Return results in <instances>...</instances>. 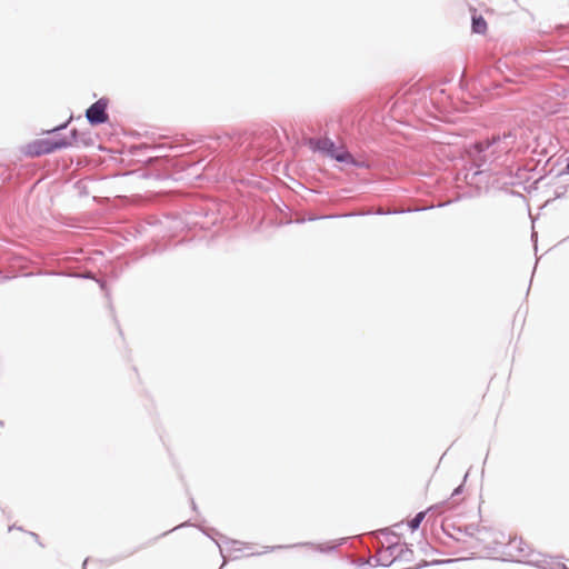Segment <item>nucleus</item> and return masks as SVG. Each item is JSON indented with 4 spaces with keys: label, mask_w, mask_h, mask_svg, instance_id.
<instances>
[{
    "label": "nucleus",
    "mask_w": 569,
    "mask_h": 569,
    "mask_svg": "<svg viewBox=\"0 0 569 569\" xmlns=\"http://www.w3.org/2000/svg\"><path fill=\"white\" fill-rule=\"evenodd\" d=\"M218 547L220 548V552L223 553L224 551H228V552H232V551H240L241 548H239L238 546H240L241 543L237 540H230V539H226L222 541V545L221 546L220 543H217ZM223 558L226 559V556L222 555Z\"/></svg>",
    "instance_id": "6"
},
{
    "label": "nucleus",
    "mask_w": 569,
    "mask_h": 569,
    "mask_svg": "<svg viewBox=\"0 0 569 569\" xmlns=\"http://www.w3.org/2000/svg\"><path fill=\"white\" fill-rule=\"evenodd\" d=\"M70 144L71 142L66 139H41L29 143L26 153L31 157H38L66 148Z\"/></svg>",
    "instance_id": "1"
},
{
    "label": "nucleus",
    "mask_w": 569,
    "mask_h": 569,
    "mask_svg": "<svg viewBox=\"0 0 569 569\" xmlns=\"http://www.w3.org/2000/svg\"><path fill=\"white\" fill-rule=\"evenodd\" d=\"M500 142H501V138L498 137V138H493L492 141L478 142L472 147V149H470L469 153H470L476 167L478 168L476 173H480L483 171L481 168L485 167V164L487 162V156H488L487 152L489 151V149L491 147H493L496 143H500Z\"/></svg>",
    "instance_id": "2"
},
{
    "label": "nucleus",
    "mask_w": 569,
    "mask_h": 569,
    "mask_svg": "<svg viewBox=\"0 0 569 569\" xmlns=\"http://www.w3.org/2000/svg\"><path fill=\"white\" fill-rule=\"evenodd\" d=\"M567 171L569 172V162L567 163V167H566Z\"/></svg>",
    "instance_id": "11"
},
{
    "label": "nucleus",
    "mask_w": 569,
    "mask_h": 569,
    "mask_svg": "<svg viewBox=\"0 0 569 569\" xmlns=\"http://www.w3.org/2000/svg\"><path fill=\"white\" fill-rule=\"evenodd\" d=\"M462 490V486H459L458 488L455 489V491L452 492V496H457L461 492Z\"/></svg>",
    "instance_id": "9"
},
{
    "label": "nucleus",
    "mask_w": 569,
    "mask_h": 569,
    "mask_svg": "<svg viewBox=\"0 0 569 569\" xmlns=\"http://www.w3.org/2000/svg\"><path fill=\"white\" fill-rule=\"evenodd\" d=\"M487 29V22L482 17L472 18V30L476 33H483Z\"/></svg>",
    "instance_id": "7"
},
{
    "label": "nucleus",
    "mask_w": 569,
    "mask_h": 569,
    "mask_svg": "<svg viewBox=\"0 0 569 569\" xmlns=\"http://www.w3.org/2000/svg\"><path fill=\"white\" fill-rule=\"evenodd\" d=\"M107 107L108 101L103 98L99 99L88 108L87 120L93 126L104 123L108 120Z\"/></svg>",
    "instance_id": "3"
},
{
    "label": "nucleus",
    "mask_w": 569,
    "mask_h": 569,
    "mask_svg": "<svg viewBox=\"0 0 569 569\" xmlns=\"http://www.w3.org/2000/svg\"><path fill=\"white\" fill-rule=\"evenodd\" d=\"M508 547L510 549V552L515 549L518 550V561H523L529 556L528 546L522 541V539H511L508 543Z\"/></svg>",
    "instance_id": "5"
},
{
    "label": "nucleus",
    "mask_w": 569,
    "mask_h": 569,
    "mask_svg": "<svg viewBox=\"0 0 569 569\" xmlns=\"http://www.w3.org/2000/svg\"><path fill=\"white\" fill-rule=\"evenodd\" d=\"M559 569H568L565 565L559 566Z\"/></svg>",
    "instance_id": "10"
},
{
    "label": "nucleus",
    "mask_w": 569,
    "mask_h": 569,
    "mask_svg": "<svg viewBox=\"0 0 569 569\" xmlns=\"http://www.w3.org/2000/svg\"><path fill=\"white\" fill-rule=\"evenodd\" d=\"M315 149L329 154L331 158L340 162H348L351 154L348 152H338L335 143L330 139H319L315 142Z\"/></svg>",
    "instance_id": "4"
},
{
    "label": "nucleus",
    "mask_w": 569,
    "mask_h": 569,
    "mask_svg": "<svg viewBox=\"0 0 569 569\" xmlns=\"http://www.w3.org/2000/svg\"><path fill=\"white\" fill-rule=\"evenodd\" d=\"M426 512L421 511L418 512L415 518H412L409 522V527L412 531L417 530L421 523V521L425 519Z\"/></svg>",
    "instance_id": "8"
}]
</instances>
